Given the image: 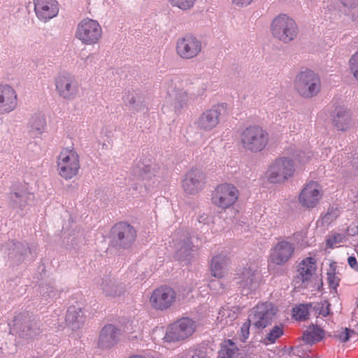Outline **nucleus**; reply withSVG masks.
<instances>
[{
    "instance_id": "obj_35",
    "label": "nucleus",
    "mask_w": 358,
    "mask_h": 358,
    "mask_svg": "<svg viewBox=\"0 0 358 358\" xmlns=\"http://www.w3.org/2000/svg\"><path fill=\"white\" fill-rule=\"evenodd\" d=\"M196 0H169V3L173 7L178 8L182 11L190 10L196 3Z\"/></svg>"
},
{
    "instance_id": "obj_30",
    "label": "nucleus",
    "mask_w": 358,
    "mask_h": 358,
    "mask_svg": "<svg viewBox=\"0 0 358 358\" xmlns=\"http://www.w3.org/2000/svg\"><path fill=\"white\" fill-rule=\"evenodd\" d=\"M237 351L236 343L231 340H226L222 343L218 358H234Z\"/></svg>"
},
{
    "instance_id": "obj_2",
    "label": "nucleus",
    "mask_w": 358,
    "mask_h": 358,
    "mask_svg": "<svg viewBox=\"0 0 358 358\" xmlns=\"http://www.w3.org/2000/svg\"><path fill=\"white\" fill-rule=\"evenodd\" d=\"M243 148L252 153L264 150L269 142L268 133L259 125L247 127L240 135Z\"/></svg>"
},
{
    "instance_id": "obj_20",
    "label": "nucleus",
    "mask_w": 358,
    "mask_h": 358,
    "mask_svg": "<svg viewBox=\"0 0 358 358\" xmlns=\"http://www.w3.org/2000/svg\"><path fill=\"white\" fill-rule=\"evenodd\" d=\"M120 329L113 324H108L100 331L97 346L99 349L107 350L115 346L119 341Z\"/></svg>"
},
{
    "instance_id": "obj_43",
    "label": "nucleus",
    "mask_w": 358,
    "mask_h": 358,
    "mask_svg": "<svg viewBox=\"0 0 358 358\" xmlns=\"http://www.w3.org/2000/svg\"><path fill=\"white\" fill-rule=\"evenodd\" d=\"M352 334H354L353 330L348 328H345L337 335V337L341 342L345 343L349 340Z\"/></svg>"
},
{
    "instance_id": "obj_17",
    "label": "nucleus",
    "mask_w": 358,
    "mask_h": 358,
    "mask_svg": "<svg viewBox=\"0 0 358 358\" xmlns=\"http://www.w3.org/2000/svg\"><path fill=\"white\" fill-rule=\"evenodd\" d=\"M294 246L290 242L281 241L271 250L269 262L275 265H283L292 257Z\"/></svg>"
},
{
    "instance_id": "obj_1",
    "label": "nucleus",
    "mask_w": 358,
    "mask_h": 358,
    "mask_svg": "<svg viewBox=\"0 0 358 358\" xmlns=\"http://www.w3.org/2000/svg\"><path fill=\"white\" fill-rule=\"evenodd\" d=\"M192 298V289L183 288L177 292L173 287L162 285L154 289L148 298L150 307L157 311H166L178 302H186Z\"/></svg>"
},
{
    "instance_id": "obj_34",
    "label": "nucleus",
    "mask_w": 358,
    "mask_h": 358,
    "mask_svg": "<svg viewBox=\"0 0 358 358\" xmlns=\"http://www.w3.org/2000/svg\"><path fill=\"white\" fill-rule=\"evenodd\" d=\"M103 291L104 294L110 297H115L122 295L124 293L125 290L120 286L115 285V284H104L103 285Z\"/></svg>"
},
{
    "instance_id": "obj_40",
    "label": "nucleus",
    "mask_w": 358,
    "mask_h": 358,
    "mask_svg": "<svg viewBox=\"0 0 358 358\" xmlns=\"http://www.w3.org/2000/svg\"><path fill=\"white\" fill-rule=\"evenodd\" d=\"M313 154L310 152L299 151L296 155V159L301 164H306L312 158Z\"/></svg>"
},
{
    "instance_id": "obj_55",
    "label": "nucleus",
    "mask_w": 358,
    "mask_h": 358,
    "mask_svg": "<svg viewBox=\"0 0 358 358\" xmlns=\"http://www.w3.org/2000/svg\"><path fill=\"white\" fill-rule=\"evenodd\" d=\"M205 357H206L205 356H203V357H201V358H205Z\"/></svg>"
},
{
    "instance_id": "obj_19",
    "label": "nucleus",
    "mask_w": 358,
    "mask_h": 358,
    "mask_svg": "<svg viewBox=\"0 0 358 358\" xmlns=\"http://www.w3.org/2000/svg\"><path fill=\"white\" fill-rule=\"evenodd\" d=\"M33 3L34 12L40 21L46 22L59 13V3L56 0H34Z\"/></svg>"
},
{
    "instance_id": "obj_31",
    "label": "nucleus",
    "mask_w": 358,
    "mask_h": 358,
    "mask_svg": "<svg viewBox=\"0 0 358 358\" xmlns=\"http://www.w3.org/2000/svg\"><path fill=\"white\" fill-rule=\"evenodd\" d=\"M192 85V81L191 78L188 77H183L173 80L170 83L169 88L177 90L181 92L186 91L187 92Z\"/></svg>"
},
{
    "instance_id": "obj_32",
    "label": "nucleus",
    "mask_w": 358,
    "mask_h": 358,
    "mask_svg": "<svg viewBox=\"0 0 358 358\" xmlns=\"http://www.w3.org/2000/svg\"><path fill=\"white\" fill-rule=\"evenodd\" d=\"M283 332L282 325L274 326L264 337V343L266 345L275 343V341L283 335Z\"/></svg>"
},
{
    "instance_id": "obj_52",
    "label": "nucleus",
    "mask_w": 358,
    "mask_h": 358,
    "mask_svg": "<svg viewBox=\"0 0 358 358\" xmlns=\"http://www.w3.org/2000/svg\"><path fill=\"white\" fill-rule=\"evenodd\" d=\"M303 358H318L317 356H310V355H307Z\"/></svg>"
},
{
    "instance_id": "obj_26",
    "label": "nucleus",
    "mask_w": 358,
    "mask_h": 358,
    "mask_svg": "<svg viewBox=\"0 0 358 358\" xmlns=\"http://www.w3.org/2000/svg\"><path fill=\"white\" fill-rule=\"evenodd\" d=\"M66 322L72 330L80 329L85 322L81 308L76 306L69 307L66 315Z\"/></svg>"
},
{
    "instance_id": "obj_46",
    "label": "nucleus",
    "mask_w": 358,
    "mask_h": 358,
    "mask_svg": "<svg viewBox=\"0 0 358 358\" xmlns=\"http://www.w3.org/2000/svg\"><path fill=\"white\" fill-rule=\"evenodd\" d=\"M348 263L352 268L358 271V262L355 257H349L348 258Z\"/></svg>"
},
{
    "instance_id": "obj_37",
    "label": "nucleus",
    "mask_w": 358,
    "mask_h": 358,
    "mask_svg": "<svg viewBox=\"0 0 358 358\" xmlns=\"http://www.w3.org/2000/svg\"><path fill=\"white\" fill-rule=\"evenodd\" d=\"M293 316L297 320H303L308 317V306L300 304L293 308Z\"/></svg>"
},
{
    "instance_id": "obj_16",
    "label": "nucleus",
    "mask_w": 358,
    "mask_h": 358,
    "mask_svg": "<svg viewBox=\"0 0 358 358\" xmlns=\"http://www.w3.org/2000/svg\"><path fill=\"white\" fill-rule=\"evenodd\" d=\"M18 105V95L16 90L8 84H0V115L14 111Z\"/></svg>"
},
{
    "instance_id": "obj_48",
    "label": "nucleus",
    "mask_w": 358,
    "mask_h": 358,
    "mask_svg": "<svg viewBox=\"0 0 358 358\" xmlns=\"http://www.w3.org/2000/svg\"><path fill=\"white\" fill-rule=\"evenodd\" d=\"M128 102L130 105H134L136 103V97L134 94L128 95Z\"/></svg>"
},
{
    "instance_id": "obj_21",
    "label": "nucleus",
    "mask_w": 358,
    "mask_h": 358,
    "mask_svg": "<svg viewBox=\"0 0 358 358\" xmlns=\"http://www.w3.org/2000/svg\"><path fill=\"white\" fill-rule=\"evenodd\" d=\"M260 273L255 264H250L243 268L241 273V285L243 289L255 290L259 285Z\"/></svg>"
},
{
    "instance_id": "obj_49",
    "label": "nucleus",
    "mask_w": 358,
    "mask_h": 358,
    "mask_svg": "<svg viewBox=\"0 0 358 358\" xmlns=\"http://www.w3.org/2000/svg\"><path fill=\"white\" fill-rule=\"evenodd\" d=\"M332 218V215L329 212H328L327 214L324 215L323 220L324 222H329V220H331Z\"/></svg>"
},
{
    "instance_id": "obj_25",
    "label": "nucleus",
    "mask_w": 358,
    "mask_h": 358,
    "mask_svg": "<svg viewBox=\"0 0 358 358\" xmlns=\"http://www.w3.org/2000/svg\"><path fill=\"white\" fill-rule=\"evenodd\" d=\"M230 263L228 256L219 254L213 256L210 264V271L213 276L222 278L224 275L225 270Z\"/></svg>"
},
{
    "instance_id": "obj_29",
    "label": "nucleus",
    "mask_w": 358,
    "mask_h": 358,
    "mask_svg": "<svg viewBox=\"0 0 358 358\" xmlns=\"http://www.w3.org/2000/svg\"><path fill=\"white\" fill-rule=\"evenodd\" d=\"M324 336V330L317 325L313 324L304 332L303 341L310 344L320 341Z\"/></svg>"
},
{
    "instance_id": "obj_3",
    "label": "nucleus",
    "mask_w": 358,
    "mask_h": 358,
    "mask_svg": "<svg viewBox=\"0 0 358 358\" xmlns=\"http://www.w3.org/2000/svg\"><path fill=\"white\" fill-rule=\"evenodd\" d=\"M272 36L283 43L294 41L298 36L299 27L295 20L286 14H280L270 25Z\"/></svg>"
},
{
    "instance_id": "obj_15",
    "label": "nucleus",
    "mask_w": 358,
    "mask_h": 358,
    "mask_svg": "<svg viewBox=\"0 0 358 358\" xmlns=\"http://www.w3.org/2000/svg\"><path fill=\"white\" fill-rule=\"evenodd\" d=\"M206 184V175L200 169H192L185 175L182 182L183 190L188 194L201 191Z\"/></svg>"
},
{
    "instance_id": "obj_36",
    "label": "nucleus",
    "mask_w": 358,
    "mask_h": 358,
    "mask_svg": "<svg viewBox=\"0 0 358 358\" xmlns=\"http://www.w3.org/2000/svg\"><path fill=\"white\" fill-rule=\"evenodd\" d=\"M348 67L350 74L358 83V51L355 52L349 59Z\"/></svg>"
},
{
    "instance_id": "obj_22",
    "label": "nucleus",
    "mask_w": 358,
    "mask_h": 358,
    "mask_svg": "<svg viewBox=\"0 0 358 358\" xmlns=\"http://www.w3.org/2000/svg\"><path fill=\"white\" fill-rule=\"evenodd\" d=\"M353 124L350 110L343 107L337 108L335 110L332 117V124L338 131H345L349 130L352 128Z\"/></svg>"
},
{
    "instance_id": "obj_28",
    "label": "nucleus",
    "mask_w": 358,
    "mask_h": 358,
    "mask_svg": "<svg viewBox=\"0 0 358 358\" xmlns=\"http://www.w3.org/2000/svg\"><path fill=\"white\" fill-rule=\"evenodd\" d=\"M41 334V330L34 320L29 318L24 322L20 336L24 339H34Z\"/></svg>"
},
{
    "instance_id": "obj_4",
    "label": "nucleus",
    "mask_w": 358,
    "mask_h": 358,
    "mask_svg": "<svg viewBox=\"0 0 358 358\" xmlns=\"http://www.w3.org/2000/svg\"><path fill=\"white\" fill-rule=\"evenodd\" d=\"M321 86L319 75L310 69L299 72L294 81L296 92L306 99L317 96L321 90Z\"/></svg>"
},
{
    "instance_id": "obj_14",
    "label": "nucleus",
    "mask_w": 358,
    "mask_h": 358,
    "mask_svg": "<svg viewBox=\"0 0 358 358\" xmlns=\"http://www.w3.org/2000/svg\"><path fill=\"white\" fill-rule=\"evenodd\" d=\"M226 108V104H216L203 111L196 121L198 128L203 131L215 129L220 122L221 113Z\"/></svg>"
},
{
    "instance_id": "obj_9",
    "label": "nucleus",
    "mask_w": 358,
    "mask_h": 358,
    "mask_svg": "<svg viewBox=\"0 0 358 358\" xmlns=\"http://www.w3.org/2000/svg\"><path fill=\"white\" fill-rule=\"evenodd\" d=\"M324 192L321 185L314 180L306 182L298 196L299 204L304 209L316 208L323 199Z\"/></svg>"
},
{
    "instance_id": "obj_42",
    "label": "nucleus",
    "mask_w": 358,
    "mask_h": 358,
    "mask_svg": "<svg viewBox=\"0 0 358 358\" xmlns=\"http://www.w3.org/2000/svg\"><path fill=\"white\" fill-rule=\"evenodd\" d=\"M330 306L331 304L327 301L321 302L317 308L318 313L323 317H327L329 314Z\"/></svg>"
},
{
    "instance_id": "obj_53",
    "label": "nucleus",
    "mask_w": 358,
    "mask_h": 358,
    "mask_svg": "<svg viewBox=\"0 0 358 358\" xmlns=\"http://www.w3.org/2000/svg\"><path fill=\"white\" fill-rule=\"evenodd\" d=\"M192 358H200V356L199 354L197 353H195L193 356H192Z\"/></svg>"
},
{
    "instance_id": "obj_44",
    "label": "nucleus",
    "mask_w": 358,
    "mask_h": 358,
    "mask_svg": "<svg viewBox=\"0 0 358 358\" xmlns=\"http://www.w3.org/2000/svg\"><path fill=\"white\" fill-rule=\"evenodd\" d=\"M340 3L348 10H352L358 7V0H338Z\"/></svg>"
},
{
    "instance_id": "obj_41",
    "label": "nucleus",
    "mask_w": 358,
    "mask_h": 358,
    "mask_svg": "<svg viewBox=\"0 0 358 358\" xmlns=\"http://www.w3.org/2000/svg\"><path fill=\"white\" fill-rule=\"evenodd\" d=\"M343 239V236L342 234H334L327 240V245L332 248L336 245V244L341 243Z\"/></svg>"
},
{
    "instance_id": "obj_24",
    "label": "nucleus",
    "mask_w": 358,
    "mask_h": 358,
    "mask_svg": "<svg viewBox=\"0 0 358 358\" xmlns=\"http://www.w3.org/2000/svg\"><path fill=\"white\" fill-rule=\"evenodd\" d=\"M317 261L315 257H308L302 259L298 265V275L303 283L309 282L315 274Z\"/></svg>"
},
{
    "instance_id": "obj_11",
    "label": "nucleus",
    "mask_w": 358,
    "mask_h": 358,
    "mask_svg": "<svg viewBox=\"0 0 358 358\" xmlns=\"http://www.w3.org/2000/svg\"><path fill=\"white\" fill-rule=\"evenodd\" d=\"M102 36V28L96 20L83 19L77 26L76 37L85 45L97 43Z\"/></svg>"
},
{
    "instance_id": "obj_50",
    "label": "nucleus",
    "mask_w": 358,
    "mask_h": 358,
    "mask_svg": "<svg viewBox=\"0 0 358 358\" xmlns=\"http://www.w3.org/2000/svg\"><path fill=\"white\" fill-rule=\"evenodd\" d=\"M129 358H145V357L143 356H141V355H133V356H131Z\"/></svg>"
},
{
    "instance_id": "obj_27",
    "label": "nucleus",
    "mask_w": 358,
    "mask_h": 358,
    "mask_svg": "<svg viewBox=\"0 0 358 358\" xmlns=\"http://www.w3.org/2000/svg\"><path fill=\"white\" fill-rule=\"evenodd\" d=\"M168 95L172 101L176 112H180L188 102V92L169 88Z\"/></svg>"
},
{
    "instance_id": "obj_51",
    "label": "nucleus",
    "mask_w": 358,
    "mask_h": 358,
    "mask_svg": "<svg viewBox=\"0 0 358 358\" xmlns=\"http://www.w3.org/2000/svg\"><path fill=\"white\" fill-rule=\"evenodd\" d=\"M14 195H15V196L17 199H19V198H20V197L22 196L21 194H20V193H19V192H15V193H14Z\"/></svg>"
},
{
    "instance_id": "obj_8",
    "label": "nucleus",
    "mask_w": 358,
    "mask_h": 358,
    "mask_svg": "<svg viewBox=\"0 0 358 358\" xmlns=\"http://www.w3.org/2000/svg\"><path fill=\"white\" fill-rule=\"evenodd\" d=\"M277 312L278 308L273 303H260L251 309L248 318L255 329L262 330L271 324Z\"/></svg>"
},
{
    "instance_id": "obj_6",
    "label": "nucleus",
    "mask_w": 358,
    "mask_h": 358,
    "mask_svg": "<svg viewBox=\"0 0 358 358\" xmlns=\"http://www.w3.org/2000/svg\"><path fill=\"white\" fill-rule=\"evenodd\" d=\"M240 192L233 184L224 182L217 185L211 192L212 204L222 210L233 207L238 201Z\"/></svg>"
},
{
    "instance_id": "obj_38",
    "label": "nucleus",
    "mask_w": 358,
    "mask_h": 358,
    "mask_svg": "<svg viewBox=\"0 0 358 358\" xmlns=\"http://www.w3.org/2000/svg\"><path fill=\"white\" fill-rule=\"evenodd\" d=\"M327 281L331 288L336 289L339 285L340 278L336 275V268L327 272Z\"/></svg>"
},
{
    "instance_id": "obj_18",
    "label": "nucleus",
    "mask_w": 358,
    "mask_h": 358,
    "mask_svg": "<svg viewBox=\"0 0 358 358\" xmlns=\"http://www.w3.org/2000/svg\"><path fill=\"white\" fill-rule=\"evenodd\" d=\"M112 234L120 246L128 248L134 242L136 231L134 227L127 222H119L112 228Z\"/></svg>"
},
{
    "instance_id": "obj_7",
    "label": "nucleus",
    "mask_w": 358,
    "mask_h": 358,
    "mask_svg": "<svg viewBox=\"0 0 358 358\" xmlns=\"http://www.w3.org/2000/svg\"><path fill=\"white\" fill-rule=\"evenodd\" d=\"M294 170L292 159L280 157L275 159L269 166L266 176L271 183H282L293 176Z\"/></svg>"
},
{
    "instance_id": "obj_33",
    "label": "nucleus",
    "mask_w": 358,
    "mask_h": 358,
    "mask_svg": "<svg viewBox=\"0 0 358 358\" xmlns=\"http://www.w3.org/2000/svg\"><path fill=\"white\" fill-rule=\"evenodd\" d=\"M236 317V313L235 311L232 310L229 307H223L218 313L217 320L220 322L225 325L231 323Z\"/></svg>"
},
{
    "instance_id": "obj_5",
    "label": "nucleus",
    "mask_w": 358,
    "mask_h": 358,
    "mask_svg": "<svg viewBox=\"0 0 358 358\" xmlns=\"http://www.w3.org/2000/svg\"><path fill=\"white\" fill-rule=\"evenodd\" d=\"M57 168L62 178L72 179L78 175L80 168L79 155L73 148H63L57 158Z\"/></svg>"
},
{
    "instance_id": "obj_45",
    "label": "nucleus",
    "mask_w": 358,
    "mask_h": 358,
    "mask_svg": "<svg viewBox=\"0 0 358 358\" xmlns=\"http://www.w3.org/2000/svg\"><path fill=\"white\" fill-rule=\"evenodd\" d=\"M255 0H231V3L236 8H243L250 6Z\"/></svg>"
},
{
    "instance_id": "obj_10",
    "label": "nucleus",
    "mask_w": 358,
    "mask_h": 358,
    "mask_svg": "<svg viewBox=\"0 0 358 358\" xmlns=\"http://www.w3.org/2000/svg\"><path fill=\"white\" fill-rule=\"evenodd\" d=\"M201 51V41L192 34H185L176 41V52L182 59L189 60L196 58Z\"/></svg>"
},
{
    "instance_id": "obj_47",
    "label": "nucleus",
    "mask_w": 358,
    "mask_h": 358,
    "mask_svg": "<svg viewBox=\"0 0 358 358\" xmlns=\"http://www.w3.org/2000/svg\"><path fill=\"white\" fill-rule=\"evenodd\" d=\"M131 327H132V323L128 322V323L126 324L124 331L127 335H129V334H131L132 332H134V331H135V330H133V328H132Z\"/></svg>"
},
{
    "instance_id": "obj_39",
    "label": "nucleus",
    "mask_w": 358,
    "mask_h": 358,
    "mask_svg": "<svg viewBox=\"0 0 358 358\" xmlns=\"http://www.w3.org/2000/svg\"><path fill=\"white\" fill-rule=\"evenodd\" d=\"M250 325H252V322H250V320L248 318V320L245 322H244L242 327H241L239 337L243 342H245L249 336Z\"/></svg>"
},
{
    "instance_id": "obj_54",
    "label": "nucleus",
    "mask_w": 358,
    "mask_h": 358,
    "mask_svg": "<svg viewBox=\"0 0 358 358\" xmlns=\"http://www.w3.org/2000/svg\"><path fill=\"white\" fill-rule=\"evenodd\" d=\"M213 282H215V281H211V282H210V286H212V285H213Z\"/></svg>"
},
{
    "instance_id": "obj_13",
    "label": "nucleus",
    "mask_w": 358,
    "mask_h": 358,
    "mask_svg": "<svg viewBox=\"0 0 358 358\" xmlns=\"http://www.w3.org/2000/svg\"><path fill=\"white\" fill-rule=\"evenodd\" d=\"M55 84L57 93L64 99H73L79 92V84L76 77L71 73L67 72L59 73L55 78Z\"/></svg>"
},
{
    "instance_id": "obj_12",
    "label": "nucleus",
    "mask_w": 358,
    "mask_h": 358,
    "mask_svg": "<svg viewBox=\"0 0 358 358\" xmlns=\"http://www.w3.org/2000/svg\"><path fill=\"white\" fill-rule=\"evenodd\" d=\"M196 329V324L193 320L182 317L169 326L164 340L166 342L184 341L191 336Z\"/></svg>"
},
{
    "instance_id": "obj_23",
    "label": "nucleus",
    "mask_w": 358,
    "mask_h": 358,
    "mask_svg": "<svg viewBox=\"0 0 358 358\" xmlns=\"http://www.w3.org/2000/svg\"><path fill=\"white\" fill-rule=\"evenodd\" d=\"M46 119L41 113L33 114L27 122V132L31 138H39L46 129Z\"/></svg>"
}]
</instances>
